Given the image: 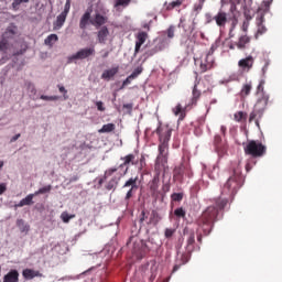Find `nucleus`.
<instances>
[{
    "label": "nucleus",
    "mask_w": 282,
    "mask_h": 282,
    "mask_svg": "<svg viewBox=\"0 0 282 282\" xmlns=\"http://www.w3.org/2000/svg\"><path fill=\"white\" fill-rule=\"evenodd\" d=\"M118 67H113L110 69H106L102 75L101 78H104L105 80H109V78H113V76H116V74H118Z\"/></svg>",
    "instance_id": "obj_30"
},
{
    "label": "nucleus",
    "mask_w": 282,
    "mask_h": 282,
    "mask_svg": "<svg viewBox=\"0 0 282 282\" xmlns=\"http://www.w3.org/2000/svg\"><path fill=\"white\" fill-rule=\"evenodd\" d=\"M174 116H180L178 120H184L186 118V109L182 108V104H177L175 108L172 109Z\"/></svg>",
    "instance_id": "obj_26"
},
{
    "label": "nucleus",
    "mask_w": 282,
    "mask_h": 282,
    "mask_svg": "<svg viewBox=\"0 0 282 282\" xmlns=\"http://www.w3.org/2000/svg\"><path fill=\"white\" fill-rule=\"evenodd\" d=\"M123 109H128V111H131V109H133V104H124Z\"/></svg>",
    "instance_id": "obj_60"
},
{
    "label": "nucleus",
    "mask_w": 282,
    "mask_h": 282,
    "mask_svg": "<svg viewBox=\"0 0 282 282\" xmlns=\"http://www.w3.org/2000/svg\"><path fill=\"white\" fill-rule=\"evenodd\" d=\"M238 67L241 69V72L248 73L252 67H254V57L252 55H249L245 58H241L238 62Z\"/></svg>",
    "instance_id": "obj_11"
},
{
    "label": "nucleus",
    "mask_w": 282,
    "mask_h": 282,
    "mask_svg": "<svg viewBox=\"0 0 282 282\" xmlns=\"http://www.w3.org/2000/svg\"><path fill=\"white\" fill-rule=\"evenodd\" d=\"M175 36V26L174 25H171L169 29H167V39H173Z\"/></svg>",
    "instance_id": "obj_54"
},
{
    "label": "nucleus",
    "mask_w": 282,
    "mask_h": 282,
    "mask_svg": "<svg viewBox=\"0 0 282 282\" xmlns=\"http://www.w3.org/2000/svg\"><path fill=\"white\" fill-rule=\"evenodd\" d=\"M19 34V26H17V24L14 23H10L4 32L2 33V39H7L8 41H12V39H14V36H17Z\"/></svg>",
    "instance_id": "obj_12"
},
{
    "label": "nucleus",
    "mask_w": 282,
    "mask_h": 282,
    "mask_svg": "<svg viewBox=\"0 0 282 282\" xmlns=\"http://www.w3.org/2000/svg\"><path fill=\"white\" fill-rule=\"evenodd\" d=\"M155 133L159 135V155L154 164V171L156 174L149 183V188L151 197L158 199V197H160V173L165 171L169 162V142H171L173 129H171L169 126L159 124Z\"/></svg>",
    "instance_id": "obj_1"
},
{
    "label": "nucleus",
    "mask_w": 282,
    "mask_h": 282,
    "mask_svg": "<svg viewBox=\"0 0 282 282\" xmlns=\"http://www.w3.org/2000/svg\"><path fill=\"white\" fill-rule=\"evenodd\" d=\"M132 80H135L134 77H131V75L128 76V77L123 80L122 86H121V89H124V88L127 87V85H131V82H132Z\"/></svg>",
    "instance_id": "obj_51"
},
{
    "label": "nucleus",
    "mask_w": 282,
    "mask_h": 282,
    "mask_svg": "<svg viewBox=\"0 0 282 282\" xmlns=\"http://www.w3.org/2000/svg\"><path fill=\"white\" fill-rule=\"evenodd\" d=\"M107 23V17L96 13L93 21H90V25H95V28H100V25H105Z\"/></svg>",
    "instance_id": "obj_18"
},
{
    "label": "nucleus",
    "mask_w": 282,
    "mask_h": 282,
    "mask_svg": "<svg viewBox=\"0 0 282 282\" xmlns=\"http://www.w3.org/2000/svg\"><path fill=\"white\" fill-rule=\"evenodd\" d=\"M96 107L98 111H105V104L102 101H97Z\"/></svg>",
    "instance_id": "obj_57"
},
{
    "label": "nucleus",
    "mask_w": 282,
    "mask_h": 282,
    "mask_svg": "<svg viewBox=\"0 0 282 282\" xmlns=\"http://www.w3.org/2000/svg\"><path fill=\"white\" fill-rule=\"evenodd\" d=\"M263 85H265V82L261 80L257 87V94H263Z\"/></svg>",
    "instance_id": "obj_55"
},
{
    "label": "nucleus",
    "mask_w": 282,
    "mask_h": 282,
    "mask_svg": "<svg viewBox=\"0 0 282 282\" xmlns=\"http://www.w3.org/2000/svg\"><path fill=\"white\" fill-rule=\"evenodd\" d=\"M213 67H215V56H213V53L209 52L205 59L200 62V74H206V72L213 69Z\"/></svg>",
    "instance_id": "obj_10"
},
{
    "label": "nucleus",
    "mask_w": 282,
    "mask_h": 282,
    "mask_svg": "<svg viewBox=\"0 0 282 282\" xmlns=\"http://www.w3.org/2000/svg\"><path fill=\"white\" fill-rule=\"evenodd\" d=\"M70 8H72V2L69 0H66L62 14H66L67 17V14H69Z\"/></svg>",
    "instance_id": "obj_50"
},
{
    "label": "nucleus",
    "mask_w": 282,
    "mask_h": 282,
    "mask_svg": "<svg viewBox=\"0 0 282 282\" xmlns=\"http://www.w3.org/2000/svg\"><path fill=\"white\" fill-rule=\"evenodd\" d=\"M214 21L219 30H225L226 23H228V13L219 11L216 15H214Z\"/></svg>",
    "instance_id": "obj_13"
},
{
    "label": "nucleus",
    "mask_w": 282,
    "mask_h": 282,
    "mask_svg": "<svg viewBox=\"0 0 282 282\" xmlns=\"http://www.w3.org/2000/svg\"><path fill=\"white\" fill-rule=\"evenodd\" d=\"M95 54H96V48L94 46L85 47V48H80L74 55L68 57V61L69 63H72V61H85V58H89V56H94Z\"/></svg>",
    "instance_id": "obj_9"
},
{
    "label": "nucleus",
    "mask_w": 282,
    "mask_h": 282,
    "mask_svg": "<svg viewBox=\"0 0 282 282\" xmlns=\"http://www.w3.org/2000/svg\"><path fill=\"white\" fill-rule=\"evenodd\" d=\"M40 98H41V100H48V101L58 100V96L42 95Z\"/></svg>",
    "instance_id": "obj_52"
},
{
    "label": "nucleus",
    "mask_w": 282,
    "mask_h": 282,
    "mask_svg": "<svg viewBox=\"0 0 282 282\" xmlns=\"http://www.w3.org/2000/svg\"><path fill=\"white\" fill-rule=\"evenodd\" d=\"M251 91H252V82L245 83L240 90L241 98H248Z\"/></svg>",
    "instance_id": "obj_22"
},
{
    "label": "nucleus",
    "mask_w": 282,
    "mask_h": 282,
    "mask_svg": "<svg viewBox=\"0 0 282 282\" xmlns=\"http://www.w3.org/2000/svg\"><path fill=\"white\" fill-rule=\"evenodd\" d=\"M133 253L138 257V259H144V257L147 256V245L141 243L140 249H137L134 247Z\"/></svg>",
    "instance_id": "obj_31"
},
{
    "label": "nucleus",
    "mask_w": 282,
    "mask_h": 282,
    "mask_svg": "<svg viewBox=\"0 0 282 282\" xmlns=\"http://www.w3.org/2000/svg\"><path fill=\"white\" fill-rule=\"evenodd\" d=\"M122 188H129L126 196H124V203L127 206H129V202L131 200V197L135 195L138 192L139 185H138V176L130 177L126 183L123 184Z\"/></svg>",
    "instance_id": "obj_8"
},
{
    "label": "nucleus",
    "mask_w": 282,
    "mask_h": 282,
    "mask_svg": "<svg viewBox=\"0 0 282 282\" xmlns=\"http://www.w3.org/2000/svg\"><path fill=\"white\" fill-rule=\"evenodd\" d=\"M263 6L264 10L268 12V10H270V6H272V0H264Z\"/></svg>",
    "instance_id": "obj_58"
},
{
    "label": "nucleus",
    "mask_w": 282,
    "mask_h": 282,
    "mask_svg": "<svg viewBox=\"0 0 282 282\" xmlns=\"http://www.w3.org/2000/svg\"><path fill=\"white\" fill-rule=\"evenodd\" d=\"M142 72H144V68L142 66L137 67L132 73H131V78H138L140 76V74H142Z\"/></svg>",
    "instance_id": "obj_44"
},
{
    "label": "nucleus",
    "mask_w": 282,
    "mask_h": 282,
    "mask_svg": "<svg viewBox=\"0 0 282 282\" xmlns=\"http://www.w3.org/2000/svg\"><path fill=\"white\" fill-rule=\"evenodd\" d=\"M119 182H120V178H118V176H113L111 180H109L106 183L105 185L106 191H116V188H118Z\"/></svg>",
    "instance_id": "obj_24"
},
{
    "label": "nucleus",
    "mask_w": 282,
    "mask_h": 282,
    "mask_svg": "<svg viewBox=\"0 0 282 282\" xmlns=\"http://www.w3.org/2000/svg\"><path fill=\"white\" fill-rule=\"evenodd\" d=\"M9 50H12V43H10V40H7L6 37H1V40H0V52L2 54H8Z\"/></svg>",
    "instance_id": "obj_21"
},
{
    "label": "nucleus",
    "mask_w": 282,
    "mask_h": 282,
    "mask_svg": "<svg viewBox=\"0 0 282 282\" xmlns=\"http://www.w3.org/2000/svg\"><path fill=\"white\" fill-rule=\"evenodd\" d=\"M91 9H88L79 20V29L87 30V26L89 25V23H91Z\"/></svg>",
    "instance_id": "obj_16"
},
{
    "label": "nucleus",
    "mask_w": 282,
    "mask_h": 282,
    "mask_svg": "<svg viewBox=\"0 0 282 282\" xmlns=\"http://www.w3.org/2000/svg\"><path fill=\"white\" fill-rule=\"evenodd\" d=\"M17 227L19 228L20 232H24V235L30 232V225H28L23 219L17 220Z\"/></svg>",
    "instance_id": "obj_28"
},
{
    "label": "nucleus",
    "mask_w": 282,
    "mask_h": 282,
    "mask_svg": "<svg viewBox=\"0 0 282 282\" xmlns=\"http://www.w3.org/2000/svg\"><path fill=\"white\" fill-rule=\"evenodd\" d=\"M111 131H116V124L115 123H107L101 127V129L98 130V133H111Z\"/></svg>",
    "instance_id": "obj_35"
},
{
    "label": "nucleus",
    "mask_w": 282,
    "mask_h": 282,
    "mask_svg": "<svg viewBox=\"0 0 282 282\" xmlns=\"http://www.w3.org/2000/svg\"><path fill=\"white\" fill-rule=\"evenodd\" d=\"M56 41H58V35L56 34H50L45 40L44 43L46 45H48V47H53L54 43H56Z\"/></svg>",
    "instance_id": "obj_37"
},
{
    "label": "nucleus",
    "mask_w": 282,
    "mask_h": 282,
    "mask_svg": "<svg viewBox=\"0 0 282 282\" xmlns=\"http://www.w3.org/2000/svg\"><path fill=\"white\" fill-rule=\"evenodd\" d=\"M270 97L268 95H262V97L257 100L253 110L249 115V122H256L258 129H261L259 120L263 118V113L265 112Z\"/></svg>",
    "instance_id": "obj_5"
},
{
    "label": "nucleus",
    "mask_w": 282,
    "mask_h": 282,
    "mask_svg": "<svg viewBox=\"0 0 282 282\" xmlns=\"http://www.w3.org/2000/svg\"><path fill=\"white\" fill-rule=\"evenodd\" d=\"M258 34H265V26L259 24V26H258Z\"/></svg>",
    "instance_id": "obj_59"
},
{
    "label": "nucleus",
    "mask_w": 282,
    "mask_h": 282,
    "mask_svg": "<svg viewBox=\"0 0 282 282\" xmlns=\"http://www.w3.org/2000/svg\"><path fill=\"white\" fill-rule=\"evenodd\" d=\"M50 191H52V185H46L34 192V195L35 197L39 195H45V193H50Z\"/></svg>",
    "instance_id": "obj_39"
},
{
    "label": "nucleus",
    "mask_w": 282,
    "mask_h": 282,
    "mask_svg": "<svg viewBox=\"0 0 282 282\" xmlns=\"http://www.w3.org/2000/svg\"><path fill=\"white\" fill-rule=\"evenodd\" d=\"M199 98H202V90L197 89V84H195L192 90L191 105H197V100H199Z\"/></svg>",
    "instance_id": "obj_27"
},
{
    "label": "nucleus",
    "mask_w": 282,
    "mask_h": 282,
    "mask_svg": "<svg viewBox=\"0 0 282 282\" xmlns=\"http://www.w3.org/2000/svg\"><path fill=\"white\" fill-rule=\"evenodd\" d=\"M161 50H162V47L154 46L153 48L145 52V58H150V56H155V54H158V52H161Z\"/></svg>",
    "instance_id": "obj_40"
},
{
    "label": "nucleus",
    "mask_w": 282,
    "mask_h": 282,
    "mask_svg": "<svg viewBox=\"0 0 282 282\" xmlns=\"http://www.w3.org/2000/svg\"><path fill=\"white\" fill-rule=\"evenodd\" d=\"M65 21H67V15L65 13L57 15L56 21L53 23L54 30H61V28L65 25Z\"/></svg>",
    "instance_id": "obj_20"
},
{
    "label": "nucleus",
    "mask_w": 282,
    "mask_h": 282,
    "mask_svg": "<svg viewBox=\"0 0 282 282\" xmlns=\"http://www.w3.org/2000/svg\"><path fill=\"white\" fill-rule=\"evenodd\" d=\"M107 36H109V29H107V26H102L97 33L99 43H106Z\"/></svg>",
    "instance_id": "obj_25"
},
{
    "label": "nucleus",
    "mask_w": 282,
    "mask_h": 282,
    "mask_svg": "<svg viewBox=\"0 0 282 282\" xmlns=\"http://www.w3.org/2000/svg\"><path fill=\"white\" fill-rule=\"evenodd\" d=\"M242 185L243 178L241 177V171L236 170L234 171V175L230 176L225 183L221 195H229V197H234V195H237V191H239Z\"/></svg>",
    "instance_id": "obj_4"
},
{
    "label": "nucleus",
    "mask_w": 282,
    "mask_h": 282,
    "mask_svg": "<svg viewBox=\"0 0 282 282\" xmlns=\"http://www.w3.org/2000/svg\"><path fill=\"white\" fill-rule=\"evenodd\" d=\"M214 144L216 148V151L218 153V155L224 156L226 155V152L228 151V147H226V143L221 142V137L220 135H216L214 138Z\"/></svg>",
    "instance_id": "obj_15"
},
{
    "label": "nucleus",
    "mask_w": 282,
    "mask_h": 282,
    "mask_svg": "<svg viewBox=\"0 0 282 282\" xmlns=\"http://www.w3.org/2000/svg\"><path fill=\"white\" fill-rule=\"evenodd\" d=\"M28 42H22L20 44V50L13 51L12 56H23L28 52Z\"/></svg>",
    "instance_id": "obj_34"
},
{
    "label": "nucleus",
    "mask_w": 282,
    "mask_h": 282,
    "mask_svg": "<svg viewBox=\"0 0 282 282\" xmlns=\"http://www.w3.org/2000/svg\"><path fill=\"white\" fill-rule=\"evenodd\" d=\"M149 216H147V212L142 210L141 212V217H140V224H144L145 219H148Z\"/></svg>",
    "instance_id": "obj_56"
},
{
    "label": "nucleus",
    "mask_w": 282,
    "mask_h": 282,
    "mask_svg": "<svg viewBox=\"0 0 282 282\" xmlns=\"http://www.w3.org/2000/svg\"><path fill=\"white\" fill-rule=\"evenodd\" d=\"M194 246H195V232L192 231L188 234V238H187V246H186L187 252H192L194 250Z\"/></svg>",
    "instance_id": "obj_32"
},
{
    "label": "nucleus",
    "mask_w": 282,
    "mask_h": 282,
    "mask_svg": "<svg viewBox=\"0 0 282 282\" xmlns=\"http://www.w3.org/2000/svg\"><path fill=\"white\" fill-rule=\"evenodd\" d=\"M245 155H250L251 158H263L265 153H268V147L265 144L261 143L259 140H251L247 143V145L243 148Z\"/></svg>",
    "instance_id": "obj_6"
},
{
    "label": "nucleus",
    "mask_w": 282,
    "mask_h": 282,
    "mask_svg": "<svg viewBox=\"0 0 282 282\" xmlns=\"http://www.w3.org/2000/svg\"><path fill=\"white\" fill-rule=\"evenodd\" d=\"M248 43H250V36L241 35L237 43L238 50H246V45H248Z\"/></svg>",
    "instance_id": "obj_29"
},
{
    "label": "nucleus",
    "mask_w": 282,
    "mask_h": 282,
    "mask_svg": "<svg viewBox=\"0 0 282 282\" xmlns=\"http://www.w3.org/2000/svg\"><path fill=\"white\" fill-rule=\"evenodd\" d=\"M205 19H206V22H205L206 25H210V23L215 21V17H213V14L210 13H205Z\"/></svg>",
    "instance_id": "obj_53"
},
{
    "label": "nucleus",
    "mask_w": 282,
    "mask_h": 282,
    "mask_svg": "<svg viewBox=\"0 0 282 282\" xmlns=\"http://www.w3.org/2000/svg\"><path fill=\"white\" fill-rule=\"evenodd\" d=\"M57 88H58L59 94H63L64 100H68L69 95H67V89H65V86L57 85Z\"/></svg>",
    "instance_id": "obj_47"
},
{
    "label": "nucleus",
    "mask_w": 282,
    "mask_h": 282,
    "mask_svg": "<svg viewBox=\"0 0 282 282\" xmlns=\"http://www.w3.org/2000/svg\"><path fill=\"white\" fill-rule=\"evenodd\" d=\"M205 2L206 0H199L197 3L194 4L193 10L194 12H196V14H199L202 12Z\"/></svg>",
    "instance_id": "obj_38"
},
{
    "label": "nucleus",
    "mask_w": 282,
    "mask_h": 282,
    "mask_svg": "<svg viewBox=\"0 0 282 282\" xmlns=\"http://www.w3.org/2000/svg\"><path fill=\"white\" fill-rule=\"evenodd\" d=\"M3 282H19V271L11 270L8 274L4 275Z\"/></svg>",
    "instance_id": "obj_23"
},
{
    "label": "nucleus",
    "mask_w": 282,
    "mask_h": 282,
    "mask_svg": "<svg viewBox=\"0 0 282 282\" xmlns=\"http://www.w3.org/2000/svg\"><path fill=\"white\" fill-rule=\"evenodd\" d=\"M29 89L32 91V94H36V88L34 87V85L29 84Z\"/></svg>",
    "instance_id": "obj_63"
},
{
    "label": "nucleus",
    "mask_w": 282,
    "mask_h": 282,
    "mask_svg": "<svg viewBox=\"0 0 282 282\" xmlns=\"http://www.w3.org/2000/svg\"><path fill=\"white\" fill-rule=\"evenodd\" d=\"M147 39H149V34L144 31L139 32L137 34V42L134 46V56H137L140 53V50L144 43H147Z\"/></svg>",
    "instance_id": "obj_14"
},
{
    "label": "nucleus",
    "mask_w": 282,
    "mask_h": 282,
    "mask_svg": "<svg viewBox=\"0 0 282 282\" xmlns=\"http://www.w3.org/2000/svg\"><path fill=\"white\" fill-rule=\"evenodd\" d=\"M104 54L101 55V58H108L109 57V51H101Z\"/></svg>",
    "instance_id": "obj_64"
},
{
    "label": "nucleus",
    "mask_w": 282,
    "mask_h": 282,
    "mask_svg": "<svg viewBox=\"0 0 282 282\" xmlns=\"http://www.w3.org/2000/svg\"><path fill=\"white\" fill-rule=\"evenodd\" d=\"M21 3H30V0H13L12 2V9L13 10H19V8H21Z\"/></svg>",
    "instance_id": "obj_42"
},
{
    "label": "nucleus",
    "mask_w": 282,
    "mask_h": 282,
    "mask_svg": "<svg viewBox=\"0 0 282 282\" xmlns=\"http://www.w3.org/2000/svg\"><path fill=\"white\" fill-rule=\"evenodd\" d=\"M180 6H182V0H175L167 4L166 10H175V8H180Z\"/></svg>",
    "instance_id": "obj_41"
},
{
    "label": "nucleus",
    "mask_w": 282,
    "mask_h": 282,
    "mask_svg": "<svg viewBox=\"0 0 282 282\" xmlns=\"http://www.w3.org/2000/svg\"><path fill=\"white\" fill-rule=\"evenodd\" d=\"M227 205L228 199L218 198L216 200V206H208L198 217L196 224L198 228H200L205 237H208V235L213 232V228H215V221H217L219 210H224V208H226Z\"/></svg>",
    "instance_id": "obj_2"
},
{
    "label": "nucleus",
    "mask_w": 282,
    "mask_h": 282,
    "mask_svg": "<svg viewBox=\"0 0 282 282\" xmlns=\"http://www.w3.org/2000/svg\"><path fill=\"white\" fill-rule=\"evenodd\" d=\"M174 215L175 217H180L182 219H184V217H186V210H184V208L178 207L174 210Z\"/></svg>",
    "instance_id": "obj_43"
},
{
    "label": "nucleus",
    "mask_w": 282,
    "mask_h": 282,
    "mask_svg": "<svg viewBox=\"0 0 282 282\" xmlns=\"http://www.w3.org/2000/svg\"><path fill=\"white\" fill-rule=\"evenodd\" d=\"M34 197H36L35 194H29L25 198L21 199L18 205H15L17 208H23V206H32L34 204Z\"/></svg>",
    "instance_id": "obj_19"
},
{
    "label": "nucleus",
    "mask_w": 282,
    "mask_h": 282,
    "mask_svg": "<svg viewBox=\"0 0 282 282\" xmlns=\"http://www.w3.org/2000/svg\"><path fill=\"white\" fill-rule=\"evenodd\" d=\"M21 138V133H18L11 138V142H17Z\"/></svg>",
    "instance_id": "obj_62"
},
{
    "label": "nucleus",
    "mask_w": 282,
    "mask_h": 282,
    "mask_svg": "<svg viewBox=\"0 0 282 282\" xmlns=\"http://www.w3.org/2000/svg\"><path fill=\"white\" fill-rule=\"evenodd\" d=\"M131 3V0H117L115 3V8H120L122 6L123 8H127Z\"/></svg>",
    "instance_id": "obj_48"
},
{
    "label": "nucleus",
    "mask_w": 282,
    "mask_h": 282,
    "mask_svg": "<svg viewBox=\"0 0 282 282\" xmlns=\"http://www.w3.org/2000/svg\"><path fill=\"white\" fill-rule=\"evenodd\" d=\"M158 221H160V215L153 210L150 217V224H158Z\"/></svg>",
    "instance_id": "obj_46"
},
{
    "label": "nucleus",
    "mask_w": 282,
    "mask_h": 282,
    "mask_svg": "<svg viewBox=\"0 0 282 282\" xmlns=\"http://www.w3.org/2000/svg\"><path fill=\"white\" fill-rule=\"evenodd\" d=\"M172 202H182L184 199V194L183 193H174L171 195Z\"/></svg>",
    "instance_id": "obj_45"
},
{
    "label": "nucleus",
    "mask_w": 282,
    "mask_h": 282,
    "mask_svg": "<svg viewBox=\"0 0 282 282\" xmlns=\"http://www.w3.org/2000/svg\"><path fill=\"white\" fill-rule=\"evenodd\" d=\"M185 177H193V170L188 163L182 162L180 165H176L173 170V180L182 184Z\"/></svg>",
    "instance_id": "obj_7"
},
{
    "label": "nucleus",
    "mask_w": 282,
    "mask_h": 282,
    "mask_svg": "<svg viewBox=\"0 0 282 282\" xmlns=\"http://www.w3.org/2000/svg\"><path fill=\"white\" fill-rule=\"evenodd\" d=\"M175 235V229L166 228L164 231L165 239H171Z\"/></svg>",
    "instance_id": "obj_49"
},
{
    "label": "nucleus",
    "mask_w": 282,
    "mask_h": 282,
    "mask_svg": "<svg viewBox=\"0 0 282 282\" xmlns=\"http://www.w3.org/2000/svg\"><path fill=\"white\" fill-rule=\"evenodd\" d=\"M234 120L236 122H246L248 120V113L245 111H237L234 115Z\"/></svg>",
    "instance_id": "obj_33"
},
{
    "label": "nucleus",
    "mask_w": 282,
    "mask_h": 282,
    "mask_svg": "<svg viewBox=\"0 0 282 282\" xmlns=\"http://www.w3.org/2000/svg\"><path fill=\"white\" fill-rule=\"evenodd\" d=\"M121 164L119 167H109L108 170L105 171L104 176L98 180V188L102 187V184H105V181L108 177H111L113 173H118V169H124L123 175H127L129 173V166H135L138 169L139 173H142L144 169H147V158L144 155H141L140 158H135V154L130 153L127 154L126 156H121Z\"/></svg>",
    "instance_id": "obj_3"
},
{
    "label": "nucleus",
    "mask_w": 282,
    "mask_h": 282,
    "mask_svg": "<svg viewBox=\"0 0 282 282\" xmlns=\"http://www.w3.org/2000/svg\"><path fill=\"white\" fill-rule=\"evenodd\" d=\"M59 217L64 224H69V221H72V219L76 218V215L69 214L67 212H63Z\"/></svg>",
    "instance_id": "obj_36"
},
{
    "label": "nucleus",
    "mask_w": 282,
    "mask_h": 282,
    "mask_svg": "<svg viewBox=\"0 0 282 282\" xmlns=\"http://www.w3.org/2000/svg\"><path fill=\"white\" fill-rule=\"evenodd\" d=\"M4 191H7L6 184H0V195H3Z\"/></svg>",
    "instance_id": "obj_61"
},
{
    "label": "nucleus",
    "mask_w": 282,
    "mask_h": 282,
    "mask_svg": "<svg viewBox=\"0 0 282 282\" xmlns=\"http://www.w3.org/2000/svg\"><path fill=\"white\" fill-rule=\"evenodd\" d=\"M22 275L26 281H32V279H36V276H43V273L34 269H24Z\"/></svg>",
    "instance_id": "obj_17"
}]
</instances>
